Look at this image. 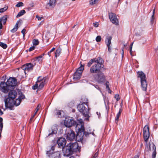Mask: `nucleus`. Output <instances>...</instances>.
Wrapping results in <instances>:
<instances>
[{"label":"nucleus","instance_id":"nucleus-1","mask_svg":"<svg viewBox=\"0 0 158 158\" xmlns=\"http://www.w3.org/2000/svg\"><path fill=\"white\" fill-rule=\"evenodd\" d=\"M65 148V155L67 156L70 155L73 152H80V147L77 142L69 143L66 146Z\"/></svg>","mask_w":158,"mask_h":158},{"label":"nucleus","instance_id":"nucleus-2","mask_svg":"<svg viewBox=\"0 0 158 158\" xmlns=\"http://www.w3.org/2000/svg\"><path fill=\"white\" fill-rule=\"evenodd\" d=\"M4 101L6 108L12 110L14 105L17 106L20 105V96L15 101L14 99L7 98L5 99Z\"/></svg>","mask_w":158,"mask_h":158},{"label":"nucleus","instance_id":"nucleus-3","mask_svg":"<svg viewBox=\"0 0 158 158\" xmlns=\"http://www.w3.org/2000/svg\"><path fill=\"white\" fill-rule=\"evenodd\" d=\"M138 77L140 78L141 86L142 90L146 91L148 86V83L146 80L145 74L142 71H139L137 73Z\"/></svg>","mask_w":158,"mask_h":158},{"label":"nucleus","instance_id":"nucleus-4","mask_svg":"<svg viewBox=\"0 0 158 158\" xmlns=\"http://www.w3.org/2000/svg\"><path fill=\"white\" fill-rule=\"evenodd\" d=\"M78 128V131L75 136L76 140L77 141H81L83 139L84 131L85 130V127L83 125L77 124L76 128Z\"/></svg>","mask_w":158,"mask_h":158},{"label":"nucleus","instance_id":"nucleus-5","mask_svg":"<svg viewBox=\"0 0 158 158\" xmlns=\"http://www.w3.org/2000/svg\"><path fill=\"white\" fill-rule=\"evenodd\" d=\"M78 110L81 113H82L83 115L85 117H89V110L90 108L89 107H85V104L83 103H79L77 106Z\"/></svg>","mask_w":158,"mask_h":158},{"label":"nucleus","instance_id":"nucleus-6","mask_svg":"<svg viewBox=\"0 0 158 158\" xmlns=\"http://www.w3.org/2000/svg\"><path fill=\"white\" fill-rule=\"evenodd\" d=\"M146 147L145 148V151L148 152L149 151H153L152 154V158H156V148L154 143L152 142H149V145L148 144V142L146 143Z\"/></svg>","mask_w":158,"mask_h":158},{"label":"nucleus","instance_id":"nucleus-7","mask_svg":"<svg viewBox=\"0 0 158 158\" xmlns=\"http://www.w3.org/2000/svg\"><path fill=\"white\" fill-rule=\"evenodd\" d=\"M45 79L44 78H42L41 77H39L35 84L32 86V88L34 90H35L37 88L38 89H41L44 86Z\"/></svg>","mask_w":158,"mask_h":158},{"label":"nucleus","instance_id":"nucleus-8","mask_svg":"<svg viewBox=\"0 0 158 158\" xmlns=\"http://www.w3.org/2000/svg\"><path fill=\"white\" fill-rule=\"evenodd\" d=\"M64 134L67 140L72 141L74 140L75 138V132L70 128L66 129Z\"/></svg>","mask_w":158,"mask_h":158},{"label":"nucleus","instance_id":"nucleus-9","mask_svg":"<svg viewBox=\"0 0 158 158\" xmlns=\"http://www.w3.org/2000/svg\"><path fill=\"white\" fill-rule=\"evenodd\" d=\"M6 83L10 90L14 89L17 85V80L14 77H10L7 79Z\"/></svg>","mask_w":158,"mask_h":158},{"label":"nucleus","instance_id":"nucleus-10","mask_svg":"<svg viewBox=\"0 0 158 158\" xmlns=\"http://www.w3.org/2000/svg\"><path fill=\"white\" fill-rule=\"evenodd\" d=\"M94 77L96 81L99 83L104 82L106 80V77L101 71L97 73Z\"/></svg>","mask_w":158,"mask_h":158},{"label":"nucleus","instance_id":"nucleus-11","mask_svg":"<svg viewBox=\"0 0 158 158\" xmlns=\"http://www.w3.org/2000/svg\"><path fill=\"white\" fill-rule=\"evenodd\" d=\"M64 124L66 127L70 128L72 126L75 125L76 123L72 117H68L65 118Z\"/></svg>","mask_w":158,"mask_h":158},{"label":"nucleus","instance_id":"nucleus-12","mask_svg":"<svg viewBox=\"0 0 158 158\" xmlns=\"http://www.w3.org/2000/svg\"><path fill=\"white\" fill-rule=\"evenodd\" d=\"M102 68V67L101 65H99V64H95L90 67L89 72L92 74H97L101 72V70Z\"/></svg>","mask_w":158,"mask_h":158},{"label":"nucleus","instance_id":"nucleus-13","mask_svg":"<svg viewBox=\"0 0 158 158\" xmlns=\"http://www.w3.org/2000/svg\"><path fill=\"white\" fill-rule=\"evenodd\" d=\"M11 90L9 86L5 81H1L0 83V90L5 94L8 93Z\"/></svg>","mask_w":158,"mask_h":158},{"label":"nucleus","instance_id":"nucleus-14","mask_svg":"<svg viewBox=\"0 0 158 158\" xmlns=\"http://www.w3.org/2000/svg\"><path fill=\"white\" fill-rule=\"evenodd\" d=\"M149 130V127L147 125H145L143 128V138L146 143L148 142V139L150 136Z\"/></svg>","mask_w":158,"mask_h":158},{"label":"nucleus","instance_id":"nucleus-15","mask_svg":"<svg viewBox=\"0 0 158 158\" xmlns=\"http://www.w3.org/2000/svg\"><path fill=\"white\" fill-rule=\"evenodd\" d=\"M46 154L50 156V158H61V152L57 151L51 154V151H46Z\"/></svg>","mask_w":158,"mask_h":158},{"label":"nucleus","instance_id":"nucleus-16","mask_svg":"<svg viewBox=\"0 0 158 158\" xmlns=\"http://www.w3.org/2000/svg\"><path fill=\"white\" fill-rule=\"evenodd\" d=\"M34 66V65L31 63H29L23 65L21 68L23 70V72L26 73V71H29L32 70Z\"/></svg>","mask_w":158,"mask_h":158},{"label":"nucleus","instance_id":"nucleus-17","mask_svg":"<svg viewBox=\"0 0 158 158\" xmlns=\"http://www.w3.org/2000/svg\"><path fill=\"white\" fill-rule=\"evenodd\" d=\"M109 16L110 21L116 25L118 24V21L115 14L113 13H111L109 14Z\"/></svg>","mask_w":158,"mask_h":158},{"label":"nucleus","instance_id":"nucleus-18","mask_svg":"<svg viewBox=\"0 0 158 158\" xmlns=\"http://www.w3.org/2000/svg\"><path fill=\"white\" fill-rule=\"evenodd\" d=\"M66 143V141L64 138H60L57 141V143L60 148H63L65 146Z\"/></svg>","mask_w":158,"mask_h":158},{"label":"nucleus","instance_id":"nucleus-19","mask_svg":"<svg viewBox=\"0 0 158 158\" xmlns=\"http://www.w3.org/2000/svg\"><path fill=\"white\" fill-rule=\"evenodd\" d=\"M112 37L111 36H108L105 40V43L106 44L107 47L108 48V51L109 52H111V49L110 46L111 44V40Z\"/></svg>","mask_w":158,"mask_h":158},{"label":"nucleus","instance_id":"nucleus-20","mask_svg":"<svg viewBox=\"0 0 158 158\" xmlns=\"http://www.w3.org/2000/svg\"><path fill=\"white\" fill-rule=\"evenodd\" d=\"M10 91L8 94V98H11L14 99L17 96V92L15 91L10 90Z\"/></svg>","mask_w":158,"mask_h":158},{"label":"nucleus","instance_id":"nucleus-21","mask_svg":"<svg viewBox=\"0 0 158 158\" xmlns=\"http://www.w3.org/2000/svg\"><path fill=\"white\" fill-rule=\"evenodd\" d=\"M82 73H80L77 71H76L74 74L73 79L75 81L79 80L81 76Z\"/></svg>","mask_w":158,"mask_h":158},{"label":"nucleus","instance_id":"nucleus-22","mask_svg":"<svg viewBox=\"0 0 158 158\" xmlns=\"http://www.w3.org/2000/svg\"><path fill=\"white\" fill-rule=\"evenodd\" d=\"M57 130L55 127H52L51 129L49 130V134L48 136H49L53 135L54 134H56L57 133Z\"/></svg>","mask_w":158,"mask_h":158},{"label":"nucleus","instance_id":"nucleus-23","mask_svg":"<svg viewBox=\"0 0 158 158\" xmlns=\"http://www.w3.org/2000/svg\"><path fill=\"white\" fill-rule=\"evenodd\" d=\"M94 59L95 63H96V64H99V65H101V66L103 65L104 61L102 58L100 57H98L97 59L96 58Z\"/></svg>","mask_w":158,"mask_h":158},{"label":"nucleus","instance_id":"nucleus-24","mask_svg":"<svg viewBox=\"0 0 158 158\" xmlns=\"http://www.w3.org/2000/svg\"><path fill=\"white\" fill-rule=\"evenodd\" d=\"M81 101L80 102V103H83L87 107H88L89 106V102H88V99L85 97H83L81 99Z\"/></svg>","mask_w":158,"mask_h":158},{"label":"nucleus","instance_id":"nucleus-25","mask_svg":"<svg viewBox=\"0 0 158 158\" xmlns=\"http://www.w3.org/2000/svg\"><path fill=\"white\" fill-rule=\"evenodd\" d=\"M41 107V105L40 104H38V106H37L35 111V112L34 114L32 115L30 119V122H31L34 118V117L36 115L38 111L40 109V108Z\"/></svg>","mask_w":158,"mask_h":158},{"label":"nucleus","instance_id":"nucleus-26","mask_svg":"<svg viewBox=\"0 0 158 158\" xmlns=\"http://www.w3.org/2000/svg\"><path fill=\"white\" fill-rule=\"evenodd\" d=\"M56 3V0H50L49 2L47 4V6L53 8L55 6Z\"/></svg>","mask_w":158,"mask_h":158},{"label":"nucleus","instance_id":"nucleus-27","mask_svg":"<svg viewBox=\"0 0 158 158\" xmlns=\"http://www.w3.org/2000/svg\"><path fill=\"white\" fill-rule=\"evenodd\" d=\"M19 22L20 20H19L17 22L13 29L10 30L11 32L12 33H14L17 30L18 28V25Z\"/></svg>","mask_w":158,"mask_h":158},{"label":"nucleus","instance_id":"nucleus-28","mask_svg":"<svg viewBox=\"0 0 158 158\" xmlns=\"http://www.w3.org/2000/svg\"><path fill=\"white\" fill-rule=\"evenodd\" d=\"M81 63V62L80 63V66L77 69L76 71H77V72H79L80 73H82V72L84 69V65H83Z\"/></svg>","mask_w":158,"mask_h":158},{"label":"nucleus","instance_id":"nucleus-29","mask_svg":"<svg viewBox=\"0 0 158 158\" xmlns=\"http://www.w3.org/2000/svg\"><path fill=\"white\" fill-rule=\"evenodd\" d=\"M8 18V16L7 15H5L0 18V21L2 22L3 24H6L7 19Z\"/></svg>","mask_w":158,"mask_h":158},{"label":"nucleus","instance_id":"nucleus-30","mask_svg":"<svg viewBox=\"0 0 158 158\" xmlns=\"http://www.w3.org/2000/svg\"><path fill=\"white\" fill-rule=\"evenodd\" d=\"M61 52V49L60 47H59L56 50V52H55V57H57V56H60Z\"/></svg>","mask_w":158,"mask_h":158},{"label":"nucleus","instance_id":"nucleus-31","mask_svg":"<svg viewBox=\"0 0 158 158\" xmlns=\"http://www.w3.org/2000/svg\"><path fill=\"white\" fill-rule=\"evenodd\" d=\"M44 55V54L43 53L40 56L36 57L35 59L37 60L40 63H42V57Z\"/></svg>","mask_w":158,"mask_h":158},{"label":"nucleus","instance_id":"nucleus-32","mask_svg":"<svg viewBox=\"0 0 158 158\" xmlns=\"http://www.w3.org/2000/svg\"><path fill=\"white\" fill-rule=\"evenodd\" d=\"M122 111V110L121 108H120L119 109V112L117 114L116 118L115 119V122H116V123H117L118 122V121L119 117L121 115V113Z\"/></svg>","mask_w":158,"mask_h":158},{"label":"nucleus","instance_id":"nucleus-33","mask_svg":"<svg viewBox=\"0 0 158 158\" xmlns=\"http://www.w3.org/2000/svg\"><path fill=\"white\" fill-rule=\"evenodd\" d=\"M2 121V118L0 117V132H1V133L3 127Z\"/></svg>","mask_w":158,"mask_h":158},{"label":"nucleus","instance_id":"nucleus-34","mask_svg":"<svg viewBox=\"0 0 158 158\" xmlns=\"http://www.w3.org/2000/svg\"><path fill=\"white\" fill-rule=\"evenodd\" d=\"M94 62L95 63V59L94 58L91 59L89 60L87 63V66L88 67H90Z\"/></svg>","mask_w":158,"mask_h":158},{"label":"nucleus","instance_id":"nucleus-35","mask_svg":"<svg viewBox=\"0 0 158 158\" xmlns=\"http://www.w3.org/2000/svg\"><path fill=\"white\" fill-rule=\"evenodd\" d=\"M32 43L33 45H37L39 44V41L38 39H34L32 40Z\"/></svg>","mask_w":158,"mask_h":158},{"label":"nucleus","instance_id":"nucleus-36","mask_svg":"<svg viewBox=\"0 0 158 158\" xmlns=\"http://www.w3.org/2000/svg\"><path fill=\"white\" fill-rule=\"evenodd\" d=\"M98 0H90L89 4L91 5H93L97 3L98 2Z\"/></svg>","mask_w":158,"mask_h":158},{"label":"nucleus","instance_id":"nucleus-37","mask_svg":"<svg viewBox=\"0 0 158 158\" xmlns=\"http://www.w3.org/2000/svg\"><path fill=\"white\" fill-rule=\"evenodd\" d=\"M0 46L4 49H6L7 47V45L6 44L2 42H0Z\"/></svg>","mask_w":158,"mask_h":158},{"label":"nucleus","instance_id":"nucleus-38","mask_svg":"<svg viewBox=\"0 0 158 158\" xmlns=\"http://www.w3.org/2000/svg\"><path fill=\"white\" fill-rule=\"evenodd\" d=\"M155 13V9L154 8L153 11V14L152 15V16L151 18V22L152 23H153V20L154 19V14Z\"/></svg>","mask_w":158,"mask_h":158},{"label":"nucleus","instance_id":"nucleus-39","mask_svg":"<svg viewBox=\"0 0 158 158\" xmlns=\"http://www.w3.org/2000/svg\"><path fill=\"white\" fill-rule=\"evenodd\" d=\"M133 43H134V42H132V43H131V44L130 45V54L131 56H133L132 54V46H133Z\"/></svg>","mask_w":158,"mask_h":158},{"label":"nucleus","instance_id":"nucleus-40","mask_svg":"<svg viewBox=\"0 0 158 158\" xmlns=\"http://www.w3.org/2000/svg\"><path fill=\"white\" fill-rule=\"evenodd\" d=\"M25 98V97L24 94L20 92V103L22 102V100L23 99Z\"/></svg>","mask_w":158,"mask_h":158},{"label":"nucleus","instance_id":"nucleus-41","mask_svg":"<svg viewBox=\"0 0 158 158\" xmlns=\"http://www.w3.org/2000/svg\"><path fill=\"white\" fill-rule=\"evenodd\" d=\"M21 32L22 33L23 35V38L24 39L25 34L26 33V30L25 28L23 29L21 31Z\"/></svg>","mask_w":158,"mask_h":158},{"label":"nucleus","instance_id":"nucleus-42","mask_svg":"<svg viewBox=\"0 0 158 158\" xmlns=\"http://www.w3.org/2000/svg\"><path fill=\"white\" fill-rule=\"evenodd\" d=\"M101 37L100 36L98 35L96 37V40L97 42H99L101 41Z\"/></svg>","mask_w":158,"mask_h":158},{"label":"nucleus","instance_id":"nucleus-43","mask_svg":"<svg viewBox=\"0 0 158 158\" xmlns=\"http://www.w3.org/2000/svg\"><path fill=\"white\" fill-rule=\"evenodd\" d=\"M7 8L5 7L3 8H1L0 9V13H2L5 11L6 10Z\"/></svg>","mask_w":158,"mask_h":158},{"label":"nucleus","instance_id":"nucleus-44","mask_svg":"<svg viewBox=\"0 0 158 158\" xmlns=\"http://www.w3.org/2000/svg\"><path fill=\"white\" fill-rule=\"evenodd\" d=\"M109 85V82L108 81H107L105 83V85H106V88L108 90H110Z\"/></svg>","mask_w":158,"mask_h":158},{"label":"nucleus","instance_id":"nucleus-45","mask_svg":"<svg viewBox=\"0 0 158 158\" xmlns=\"http://www.w3.org/2000/svg\"><path fill=\"white\" fill-rule=\"evenodd\" d=\"M55 49V48H53L48 53V54L49 56H51V53Z\"/></svg>","mask_w":158,"mask_h":158},{"label":"nucleus","instance_id":"nucleus-46","mask_svg":"<svg viewBox=\"0 0 158 158\" xmlns=\"http://www.w3.org/2000/svg\"><path fill=\"white\" fill-rule=\"evenodd\" d=\"M114 98L116 99L117 101H118L120 99L119 95L118 94H116L115 95Z\"/></svg>","mask_w":158,"mask_h":158},{"label":"nucleus","instance_id":"nucleus-47","mask_svg":"<svg viewBox=\"0 0 158 158\" xmlns=\"http://www.w3.org/2000/svg\"><path fill=\"white\" fill-rule=\"evenodd\" d=\"M56 115L58 116V117H61V111H58L56 114Z\"/></svg>","mask_w":158,"mask_h":158},{"label":"nucleus","instance_id":"nucleus-48","mask_svg":"<svg viewBox=\"0 0 158 158\" xmlns=\"http://www.w3.org/2000/svg\"><path fill=\"white\" fill-rule=\"evenodd\" d=\"M26 13L25 11L23 10H20V16L23 15Z\"/></svg>","mask_w":158,"mask_h":158},{"label":"nucleus","instance_id":"nucleus-49","mask_svg":"<svg viewBox=\"0 0 158 158\" xmlns=\"http://www.w3.org/2000/svg\"><path fill=\"white\" fill-rule=\"evenodd\" d=\"M98 151L94 154V155L93 156L92 158H96L98 156Z\"/></svg>","mask_w":158,"mask_h":158},{"label":"nucleus","instance_id":"nucleus-50","mask_svg":"<svg viewBox=\"0 0 158 158\" xmlns=\"http://www.w3.org/2000/svg\"><path fill=\"white\" fill-rule=\"evenodd\" d=\"M35 48V47L34 46H32L30 47L29 49V52L33 50Z\"/></svg>","mask_w":158,"mask_h":158},{"label":"nucleus","instance_id":"nucleus-51","mask_svg":"<svg viewBox=\"0 0 158 158\" xmlns=\"http://www.w3.org/2000/svg\"><path fill=\"white\" fill-rule=\"evenodd\" d=\"M99 24L98 22H95L93 23V26L95 27H98V26Z\"/></svg>","mask_w":158,"mask_h":158},{"label":"nucleus","instance_id":"nucleus-52","mask_svg":"<svg viewBox=\"0 0 158 158\" xmlns=\"http://www.w3.org/2000/svg\"><path fill=\"white\" fill-rule=\"evenodd\" d=\"M36 18H37L39 21H40L43 18V17H40L38 15L36 16Z\"/></svg>","mask_w":158,"mask_h":158},{"label":"nucleus","instance_id":"nucleus-53","mask_svg":"<svg viewBox=\"0 0 158 158\" xmlns=\"http://www.w3.org/2000/svg\"><path fill=\"white\" fill-rule=\"evenodd\" d=\"M55 148V147L54 146H52L51 147V149L50 150L51 151V154L52 153L51 152V151H53L54 150Z\"/></svg>","mask_w":158,"mask_h":158},{"label":"nucleus","instance_id":"nucleus-54","mask_svg":"<svg viewBox=\"0 0 158 158\" xmlns=\"http://www.w3.org/2000/svg\"><path fill=\"white\" fill-rule=\"evenodd\" d=\"M84 135H85L86 136H87L89 135V133L88 132H86L85 131V130L84 131Z\"/></svg>","mask_w":158,"mask_h":158},{"label":"nucleus","instance_id":"nucleus-55","mask_svg":"<svg viewBox=\"0 0 158 158\" xmlns=\"http://www.w3.org/2000/svg\"><path fill=\"white\" fill-rule=\"evenodd\" d=\"M3 26L2 23V22L0 21V29H1L2 28Z\"/></svg>","mask_w":158,"mask_h":158},{"label":"nucleus","instance_id":"nucleus-56","mask_svg":"<svg viewBox=\"0 0 158 158\" xmlns=\"http://www.w3.org/2000/svg\"><path fill=\"white\" fill-rule=\"evenodd\" d=\"M16 7H20V2H18V4L15 6Z\"/></svg>","mask_w":158,"mask_h":158},{"label":"nucleus","instance_id":"nucleus-57","mask_svg":"<svg viewBox=\"0 0 158 158\" xmlns=\"http://www.w3.org/2000/svg\"><path fill=\"white\" fill-rule=\"evenodd\" d=\"M139 156L138 155H136L132 158H139Z\"/></svg>","mask_w":158,"mask_h":158},{"label":"nucleus","instance_id":"nucleus-58","mask_svg":"<svg viewBox=\"0 0 158 158\" xmlns=\"http://www.w3.org/2000/svg\"><path fill=\"white\" fill-rule=\"evenodd\" d=\"M3 114V112L2 111L1 109H0V115H1Z\"/></svg>","mask_w":158,"mask_h":158},{"label":"nucleus","instance_id":"nucleus-59","mask_svg":"<svg viewBox=\"0 0 158 158\" xmlns=\"http://www.w3.org/2000/svg\"><path fill=\"white\" fill-rule=\"evenodd\" d=\"M20 17V12H19L18 13V15H17L16 16V18H18V17Z\"/></svg>","mask_w":158,"mask_h":158},{"label":"nucleus","instance_id":"nucleus-60","mask_svg":"<svg viewBox=\"0 0 158 158\" xmlns=\"http://www.w3.org/2000/svg\"><path fill=\"white\" fill-rule=\"evenodd\" d=\"M23 6V3L22 2H20V6Z\"/></svg>","mask_w":158,"mask_h":158},{"label":"nucleus","instance_id":"nucleus-61","mask_svg":"<svg viewBox=\"0 0 158 158\" xmlns=\"http://www.w3.org/2000/svg\"><path fill=\"white\" fill-rule=\"evenodd\" d=\"M69 158H75L74 156H70Z\"/></svg>","mask_w":158,"mask_h":158},{"label":"nucleus","instance_id":"nucleus-62","mask_svg":"<svg viewBox=\"0 0 158 158\" xmlns=\"http://www.w3.org/2000/svg\"><path fill=\"white\" fill-rule=\"evenodd\" d=\"M96 88H99V87L98 85H96V86L95 87Z\"/></svg>","mask_w":158,"mask_h":158},{"label":"nucleus","instance_id":"nucleus-63","mask_svg":"<svg viewBox=\"0 0 158 158\" xmlns=\"http://www.w3.org/2000/svg\"><path fill=\"white\" fill-rule=\"evenodd\" d=\"M76 26V25H74L73 27V28H74V27H75Z\"/></svg>","mask_w":158,"mask_h":158},{"label":"nucleus","instance_id":"nucleus-64","mask_svg":"<svg viewBox=\"0 0 158 158\" xmlns=\"http://www.w3.org/2000/svg\"><path fill=\"white\" fill-rule=\"evenodd\" d=\"M143 146V144L142 143H141V147H142Z\"/></svg>","mask_w":158,"mask_h":158}]
</instances>
